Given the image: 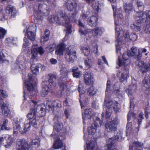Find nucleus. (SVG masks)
<instances>
[{
	"label": "nucleus",
	"instance_id": "4d7b16f0",
	"mask_svg": "<svg viewBox=\"0 0 150 150\" xmlns=\"http://www.w3.org/2000/svg\"><path fill=\"white\" fill-rule=\"evenodd\" d=\"M144 30L147 33H150V23L146 25L145 28Z\"/></svg>",
	"mask_w": 150,
	"mask_h": 150
},
{
	"label": "nucleus",
	"instance_id": "c9c22d12",
	"mask_svg": "<svg viewBox=\"0 0 150 150\" xmlns=\"http://www.w3.org/2000/svg\"><path fill=\"white\" fill-rule=\"evenodd\" d=\"M137 8L139 11H142L144 9V6L142 2L138 1L136 3Z\"/></svg>",
	"mask_w": 150,
	"mask_h": 150
},
{
	"label": "nucleus",
	"instance_id": "c756f323",
	"mask_svg": "<svg viewBox=\"0 0 150 150\" xmlns=\"http://www.w3.org/2000/svg\"><path fill=\"white\" fill-rule=\"evenodd\" d=\"M97 92V90L94 86H91L88 88V92L90 96H93L95 95Z\"/></svg>",
	"mask_w": 150,
	"mask_h": 150
},
{
	"label": "nucleus",
	"instance_id": "f8f14e48",
	"mask_svg": "<svg viewBox=\"0 0 150 150\" xmlns=\"http://www.w3.org/2000/svg\"><path fill=\"white\" fill-rule=\"evenodd\" d=\"M76 56V52L72 50L70 47L67 48L65 56L67 62L72 61L75 58Z\"/></svg>",
	"mask_w": 150,
	"mask_h": 150
},
{
	"label": "nucleus",
	"instance_id": "f704fd0d",
	"mask_svg": "<svg viewBox=\"0 0 150 150\" xmlns=\"http://www.w3.org/2000/svg\"><path fill=\"white\" fill-rule=\"evenodd\" d=\"M83 53L85 55H88L90 53V49L89 47H85L81 49Z\"/></svg>",
	"mask_w": 150,
	"mask_h": 150
},
{
	"label": "nucleus",
	"instance_id": "680f3d73",
	"mask_svg": "<svg viewBox=\"0 0 150 150\" xmlns=\"http://www.w3.org/2000/svg\"><path fill=\"white\" fill-rule=\"evenodd\" d=\"M24 41L25 43L23 44V46L24 47H26L28 45V40L25 37H24Z\"/></svg>",
	"mask_w": 150,
	"mask_h": 150
},
{
	"label": "nucleus",
	"instance_id": "7ed1b4c3",
	"mask_svg": "<svg viewBox=\"0 0 150 150\" xmlns=\"http://www.w3.org/2000/svg\"><path fill=\"white\" fill-rule=\"evenodd\" d=\"M112 109L116 112H119L121 110V106L115 101H108L105 99V103L103 108V112L102 115L105 114L107 118L109 117L111 115Z\"/></svg>",
	"mask_w": 150,
	"mask_h": 150
},
{
	"label": "nucleus",
	"instance_id": "de8ad7c7",
	"mask_svg": "<svg viewBox=\"0 0 150 150\" xmlns=\"http://www.w3.org/2000/svg\"><path fill=\"white\" fill-rule=\"evenodd\" d=\"M38 118L37 116H35L31 122L32 125L35 128H37V126Z\"/></svg>",
	"mask_w": 150,
	"mask_h": 150
},
{
	"label": "nucleus",
	"instance_id": "bf43d9fd",
	"mask_svg": "<svg viewBox=\"0 0 150 150\" xmlns=\"http://www.w3.org/2000/svg\"><path fill=\"white\" fill-rule=\"evenodd\" d=\"M112 143H108V144L105 146V150H112Z\"/></svg>",
	"mask_w": 150,
	"mask_h": 150
},
{
	"label": "nucleus",
	"instance_id": "ea45409f",
	"mask_svg": "<svg viewBox=\"0 0 150 150\" xmlns=\"http://www.w3.org/2000/svg\"><path fill=\"white\" fill-rule=\"evenodd\" d=\"M142 144L141 143L139 142H134L132 145L131 144L130 145L129 150H131L133 149V148H135V147L140 146Z\"/></svg>",
	"mask_w": 150,
	"mask_h": 150
},
{
	"label": "nucleus",
	"instance_id": "2f4dec72",
	"mask_svg": "<svg viewBox=\"0 0 150 150\" xmlns=\"http://www.w3.org/2000/svg\"><path fill=\"white\" fill-rule=\"evenodd\" d=\"M30 122H29L28 123L25 124L23 130H20L21 133L23 134L25 133L30 130Z\"/></svg>",
	"mask_w": 150,
	"mask_h": 150
},
{
	"label": "nucleus",
	"instance_id": "58836bf2",
	"mask_svg": "<svg viewBox=\"0 0 150 150\" xmlns=\"http://www.w3.org/2000/svg\"><path fill=\"white\" fill-rule=\"evenodd\" d=\"M145 116L146 119L150 117V107L148 105H147L145 109Z\"/></svg>",
	"mask_w": 150,
	"mask_h": 150
},
{
	"label": "nucleus",
	"instance_id": "4c0bfd02",
	"mask_svg": "<svg viewBox=\"0 0 150 150\" xmlns=\"http://www.w3.org/2000/svg\"><path fill=\"white\" fill-rule=\"evenodd\" d=\"M6 141L7 145H6L5 146L7 147L11 146L14 142V139L11 137L9 136Z\"/></svg>",
	"mask_w": 150,
	"mask_h": 150
},
{
	"label": "nucleus",
	"instance_id": "69168bd1",
	"mask_svg": "<svg viewBox=\"0 0 150 150\" xmlns=\"http://www.w3.org/2000/svg\"><path fill=\"white\" fill-rule=\"evenodd\" d=\"M37 142L38 139H34L32 141V142H31V143H30L29 144V145L30 146L31 145H35L37 143Z\"/></svg>",
	"mask_w": 150,
	"mask_h": 150
},
{
	"label": "nucleus",
	"instance_id": "393cba45",
	"mask_svg": "<svg viewBox=\"0 0 150 150\" xmlns=\"http://www.w3.org/2000/svg\"><path fill=\"white\" fill-rule=\"evenodd\" d=\"M62 127V124H57L54 126V131L52 133H54L56 136H58L59 133V132L61 130Z\"/></svg>",
	"mask_w": 150,
	"mask_h": 150
},
{
	"label": "nucleus",
	"instance_id": "e433bc0d",
	"mask_svg": "<svg viewBox=\"0 0 150 150\" xmlns=\"http://www.w3.org/2000/svg\"><path fill=\"white\" fill-rule=\"evenodd\" d=\"M99 5L100 4L98 1H96L92 5L93 9L96 10L98 12L100 10V9Z\"/></svg>",
	"mask_w": 150,
	"mask_h": 150
},
{
	"label": "nucleus",
	"instance_id": "a18cd8bd",
	"mask_svg": "<svg viewBox=\"0 0 150 150\" xmlns=\"http://www.w3.org/2000/svg\"><path fill=\"white\" fill-rule=\"evenodd\" d=\"M6 33V31L2 28L0 27V39L3 38Z\"/></svg>",
	"mask_w": 150,
	"mask_h": 150
},
{
	"label": "nucleus",
	"instance_id": "c85d7f7f",
	"mask_svg": "<svg viewBox=\"0 0 150 150\" xmlns=\"http://www.w3.org/2000/svg\"><path fill=\"white\" fill-rule=\"evenodd\" d=\"M86 149L87 150H95L94 142L93 141H87L86 142Z\"/></svg>",
	"mask_w": 150,
	"mask_h": 150
},
{
	"label": "nucleus",
	"instance_id": "5701e85b",
	"mask_svg": "<svg viewBox=\"0 0 150 150\" xmlns=\"http://www.w3.org/2000/svg\"><path fill=\"white\" fill-rule=\"evenodd\" d=\"M97 21L98 18L95 16H92L88 19V24L91 26L96 25L97 24Z\"/></svg>",
	"mask_w": 150,
	"mask_h": 150
},
{
	"label": "nucleus",
	"instance_id": "72a5a7b5",
	"mask_svg": "<svg viewBox=\"0 0 150 150\" xmlns=\"http://www.w3.org/2000/svg\"><path fill=\"white\" fill-rule=\"evenodd\" d=\"M132 29L136 31H139L140 30V25L137 23H133L131 25Z\"/></svg>",
	"mask_w": 150,
	"mask_h": 150
},
{
	"label": "nucleus",
	"instance_id": "1a4fd4ad",
	"mask_svg": "<svg viewBox=\"0 0 150 150\" xmlns=\"http://www.w3.org/2000/svg\"><path fill=\"white\" fill-rule=\"evenodd\" d=\"M136 20L138 23H141L146 21V20L150 19V11H146L142 13L139 12L135 17Z\"/></svg>",
	"mask_w": 150,
	"mask_h": 150
},
{
	"label": "nucleus",
	"instance_id": "6e6d98bb",
	"mask_svg": "<svg viewBox=\"0 0 150 150\" xmlns=\"http://www.w3.org/2000/svg\"><path fill=\"white\" fill-rule=\"evenodd\" d=\"M0 93L1 96L4 98L7 97L8 96L6 92L4 90H1Z\"/></svg>",
	"mask_w": 150,
	"mask_h": 150
},
{
	"label": "nucleus",
	"instance_id": "09e8293b",
	"mask_svg": "<svg viewBox=\"0 0 150 150\" xmlns=\"http://www.w3.org/2000/svg\"><path fill=\"white\" fill-rule=\"evenodd\" d=\"M73 76L74 77L78 78L80 77L82 75L81 71L74 72H73Z\"/></svg>",
	"mask_w": 150,
	"mask_h": 150
},
{
	"label": "nucleus",
	"instance_id": "cd10ccee",
	"mask_svg": "<svg viewBox=\"0 0 150 150\" xmlns=\"http://www.w3.org/2000/svg\"><path fill=\"white\" fill-rule=\"evenodd\" d=\"M56 107L58 108L61 107V104L60 102L59 103H53L51 104V105L49 106V110L50 111H51L52 112H53L54 111V110L55 108H56Z\"/></svg>",
	"mask_w": 150,
	"mask_h": 150
},
{
	"label": "nucleus",
	"instance_id": "20e7f679",
	"mask_svg": "<svg viewBox=\"0 0 150 150\" xmlns=\"http://www.w3.org/2000/svg\"><path fill=\"white\" fill-rule=\"evenodd\" d=\"M131 51H127L124 52L122 55V58L119 57L118 62H117L120 66L122 65H128L130 63L129 59V56H134L137 53V49L136 47H133L131 48Z\"/></svg>",
	"mask_w": 150,
	"mask_h": 150
},
{
	"label": "nucleus",
	"instance_id": "f03ea898",
	"mask_svg": "<svg viewBox=\"0 0 150 150\" xmlns=\"http://www.w3.org/2000/svg\"><path fill=\"white\" fill-rule=\"evenodd\" d=\"M67 8L70 12L67 14H64L61 11L58 13L57 16H53L49 18V21L51 22H53L54 21L58 24H62L64 23L62 20V19L65 21V25L67 28V32L68 33L71 32V25L70 24L69 18V17H72L76 13V5L74 0H68L66 4Z\"/></svg>",
	"mask_w": 150,
	"mask_h": 150
},
{
	"label": "nucleus",
	"instance_id": "6e6552de",
	"mask_svg": "<svg viewBox=\"0 0 150 150\" xmlns=\"http://www.w3.org/2000/svg\"><path fill=\"white\" fill-rule=\"evenodd\" d=\"M122 66L126 67V68L118 71L117 74V76L119 78L120 81L122 82H126L127 79L129 77L128 65H122Z\"/></svg>",
	"mask_w": 150,
	"mask_h": 150
},
{
	"label": "nucleus",
	"instance_id": "7c9ffc66",
	"mask_svg": "<svg viewBox=\"0 0 150 150\" xmlns=\"http://www.w3.org/2000/svg\"><path fill=\"white\" fill-rule=\"evenodd\" d=\"M137 88V86L135 84H132L129 86V88L127 89L126 91L128 95H131L133 91H134Z\"/></svg>",
	"mask_w": 150,
	"mask_h": 150
},
{
	"label": "nucleus",
	"instance_id": "49530a36",
	"mask_svg": "<svg viewBox=\"0 0 150 150\" xmlns=\"http://www.w3.org/2000/svg\"><path fill=\"white\" fill-rule=\"evenodd\" d=\"M91 63V60L89 58H87L85 60L84 63L87 69L90 67Z\"/></svg>",
	"mask_w": 150,
	"mask_h": 150
},
{
	"label": "nucleus",
	"instance_id": "473e14b6",
	"mask_svg": "<svg viewBox=\"0 0 150 150\" xmlns=\"http://www.w3.org/2000/svg\"><path fill=\"white\" fill-rule=\"evenodd\" d=\"M124 7L125 12L128 13L132 9V4L131 3H129L128 4L125 3L124 4Z\"/></svg>",
	"mask_w": 150,
	"mask_h": 150
},
{
	"label": "nucleus",
	"instance_id": "2eb2a0df",
	"mask_svg": "<svg viewBox=\"0 0 150 150\" xmlns=\"http://www.w3.org/2000/svg\"><path fill=\"white\" fill-rule=\"evenodd\" d=\"M28 79L29 81H26L25 83V87L27 89L28 91H30L33 89L34 86L31 82H33L34 81V77L30 74H28Z\"/></svg>",
	"mask_w": 150,
	"mask_h": 150
},
{
	"label": "nucleus",
	"instance_id": "37998d69",
	"mask_svg": "<svg viewBox=\"0 0 150 150\" xmlns=\"http://www.w3.org/2000/svg\"><path fill=\"white\" fill-rule=\"evenodd\" d=\"M60 89L61 91L66 90L67 86L66 83L65 82H61L59 83Z\"/></svg>",
	"mask_w": 150,
	"mask_h": 150
},
{
	"label": "nucleus",
	"instance_id": "0e129e2a",
	"mask_svg": "<svg viewBox=\"0 0 150 150\" xmlns=\"http://www.w3.org/2000/svg\"><path fill=\"white\" fill-rule=\"evenodd\" d=\"M44 50L42 47L40 46L38 48V53L42 55L44 54Z\"/></svg>",
	"mask_w": 150,
	"mask_h": 150
},
{
	"label": "nucleus",
	"instance_id": "f257e3e1",
	"mask_svg": "<svg viewBox=\"0 0 150 150\" xmlns=\"http://www.w3.org/2000/svg\"><path fill=\"white\" fill-rule=\"evenodd\" d=\"M114 11V15L115 18V23L116 25L115 30L116 31V40L117 41L118 43L116 45V52L117 53H121V51L123 49L120 47V44L121 43V36L122 35L124 36L125 38L127 39V40L130 39L132 41H135L137 39V36L134 33L132 34L130 36L129 35V33L127 31H124L122 30V28L120 27L119 24H121L122 21V19L123 18V15L120 13V11H115V8L113 7Z\"/></svg>",
	"mask_w": 150,
	"mask_h": 150
},
{
	"label": "nucleus",
	"instance_id": "864d4df0",
	"mask_svg": "<svg viewBox=\"0 0 150 150\" xmlns=\"http://www.w3.org/2000/svg\"><path fill=\"white\" fill-rule=\"evenodd\" d=\"M79 32L81 35H85L87 34L88 32L87 30H83V28H80L79 30Z\"/></svg>",
	"mask_w": 150,
	"mask_h": 150
},
{
	"label": "nucleus",
	"instance_id": "a878e982",
	"mask_svg": "<svg viewBox=\"0 0 150 150\" xmlns=\"http://www.w3.org/2000/svg\"><path fill=\"white\" fill-rule=\"evenodd\" d=\"M37 112V110L35 108L31 110L30 111L28 114V117L30 119L34 118L37 116L36 113Z\"/></svg>",
	"mask_w": 150,
	"mask_h": 150
},
{
	"label": "nucleus",
	"instance_id": "ddd939ff",
	"mask_svg": "<svg viewBox=\"0 0 150 150\" xmlns=\"http://www.w3.org/2000/svg\"><path fill=\"white\" fill-rule=\"evenodd\" d=\"M136 115L133 112H129L127 115V121L128 122H127L126 127V134L127 136H129L131 134L132 135L133 133V130H132V122H129L130 120V119L131 117H133L135 116Z\"/></svg>",
	"mask_w": 150,
	"mask_h": 150
},
{
	"label": "nucleus",
	"instance_id": "a211bd4d",
	"mask_svg": "<svg viewBox=\"0 0 150 150\" xmlns=\"http://www.w3.org/2000/svg\"><path fill=\"white\" fill-rule=\"evenodd\" d=\"M65 47L66 45L64 43H59L57 47L55 50V54L59 56L63 55Z\"/></svg>",
	"mask_w": 150,
	"mask_h": 150
},
{
	"label": "nucleus",
	"instance_id": "bb28decb",
	"mask_svg": "<svg viewBox=\"0 0 150 150\" xmlns=\"http://www.w3.org/2000/svg\"><path fill=\"white\" fill-rule=\"evenodd\" d=\"M137 65L139 66L140 68V69L142 71V73L144 74L146 72L145 71V67L146 65L144 64V62L143 61H140L136 62Z\"/></svg>",
	"mask_w": 150,
	"mask_h": 150
},
{
	"label": "nucleus",
	"instance_id": "b1692460",
	"mask_svg": "<svg viewBox=\"0 0 150 150\" xmlns=\"http://www.w3.org/2000/svg\"><path fill=\"white\" fill-rule=\"evenodd\" d=\"M6 12L8 14L11 13V15L14 16L16 13V11L14 7L11 5H8L6 8Z\"/></svg>",
	"mask_w": 150,
	"mask_h": 150
},
{
	"label": "nucleus",
	"instance_id": "6ab92c4d",
	"mask_svg": "<svg viewBox=\"0 0 150 150\" xmlns=\"http://www.w3.org/2000/svg\"><path fill=\"white\" fill-rule=\"evenodd\" d=\"M78 91L79 92V96L80 99H79V101L81 103V105L82 107V103L83 102L86 101L87 99L85 96L84 93H85V91L83 89L81 88L79 86Z\"/></svg>",
	"mask_w": 150,
	"mask_h": 150
},
{
	"label": "nucleus",
	"instance_id": "338daca9",
	"mask_svg": "<svg viewBox=\"0 0 150 150\" xmlns=\"http://www.w3.org/2000/svg\"><path fill=\"white\" fill-rule=\"evenodd\" d=\"M93 46L94 47V49L96 50V52H95V53L97 55H99V54L98 53V46L97 45V43H93Z\"/></svg>",
	"mask_w": 150,
	"mask_h": 150
},
{
	"label": "nucleus",
	"instance_id": "13d9d810",
	"mask_svg": "<svg viewBox=\"0 0 150 150\" xmlns=\"http://www.w3.org/2000/svg\"><path fill=\"white\" fill-rule=\"evenodd\" d=\"M115 92L117 95H123L124 93L123 92L120 91V89H117V90H115Z\"/></svg>",
	"mask_w": 150,
	"mask_h": 150
},
{
	"label": "nucleus",
	"instance_id": "5fc2aeb1",
	"mask_svg": "<svg viewBox=\"0 0 150 150\" xmlns=\"http://www.w3.org/2000/svg\"><path fill=\"white\" fill-rule=\"evenodd\" d=\"M96 121L97 123H96V125H97L98 124L99 125H99H101L103 124V121L102 120H100L99 118L98 117H97L96 119L95 120H94V122Z\"/></svg>",
	"mask_w": 150,
	"mask_h": 150
},
{
	"label": "nucleus",
	"instance_id": "9d476101",
	"mask_svg": "<svg viewBox=\"0 0 150 150\" xmlns=\"http://www.w3.org/2000/svg\"><path fill=\"white\" fill-rule=\"evenodd\" d=\"M36 26L35 25V26H29L27 29V33L25 34V36L31 41H34L35 38V34L33 32L36 31Z\"/></svg>",
	"mask_w": 150,
	"mask_h": 150
},
{
	"label": "nucleus",
	"instance_id": "412c9836",
	"mask_svg": "<svg viewBox=\"0 0 150 150\" xmlns=\"http://www.w3.org/2000/svg\"><path fill=\"white\" fill-rule=\"evenodd\" d=\"M143 86L146 88V90L150 92V76H146L143 81Z\"/></svg>",
	"mask_w": 150,
	"mask_h": 150
},
{
	"label": "nucleus",
	"instance_id": "e2e57ef3",
	"mask_svg": "<svg viewBox=\"0 0 150 150\" xmlns=\"http://www.w3.org/2000/svg\"><path fill=\"white\" fill-rule=\"evenodd\" d=\"M6 60L5 56L2 52H0V61L3 62Z\"/></svg>",
	"mask_w": 150,
	"mask_h": 150
},
{
	"label": "nucleus",
	"instance_id": "dca6fc26",
	"mask_svg": "<svg viewBox=\"0 0 150 150\" xmlns=\"http://www.w3.org/2000/svg\"><path fill=\"white\" fill-rule=\"evenodd\" d=\"M51 136L53 137L55 140V143L53 145V148L54 149L61 148L63 144L61 140L58 138V136H56L54 133L52 134Z\"/></svg>",
	"mask_w": 150,
	"mask_h": 150
},
{
	"label": "nucleus",
	"instance_id": "8fccbe9b",
	"mask_svg": "<svg viewBox=\"0 0 150 150\" xmlns=\"http://www.w3.org/2000/svg\"><path fill=\"white\" fill-rule=\"evenodd\" d=\"M49 39V38L47 36H45L43 35L41 38L40 42L42 43H44L46 42Z\"/></svg>",
	"mask_w": 150,
	"mask_h": 150
},
{
	"label": "nucleus",
	"instance_id": "3c124183",
	"mask_svg": "<svg viewBox=\"0 0 150 150\" xmlns=\"http://www.w3.org/2000/svg\"><path fill=\"white\" fill-rule=\"evenodd\" d=\"M119 136H118V135H116L114 137H113L112 138H110L109 139L108 142H110V143H112V144H113V141L116 139H118L119 138Z\"/></svg>",
	"mask_w": 150,
	"mask_h": 150
},
{
	"label": "nucleus",
	"instance_id": "c03bdc74",
	"mask_svg": "<svg viewBox=\"0 0 150 150\" xmlns=\"http://www.w3.org/2000/svg\"><path fill=\"white\" fill-rule=\"evenodd\" d=\"M73 101L72 100L69 98H67L64 103V105L65 106H69L71 105Z\"/></svg>",
	"mask_w": 150,
	"mask_h": 150
},
{
	"label": "nucleus",
	"instance_id": "052dcab7",
	"mask_svg": "<svg viewBox=\"0 0 150 150\" xmlns=\"http://www.w3.org/2000/svg\"><path fill=\"white\" fill-rule=\"evenodd\" d=\"M92 106L95 109H98L99 106V104L97 102L95 101L92 103Z\"/></svg>",
	"mask_w": 150,
	"mask_h": 150
},
{
	"label": "nucleus",
	"instance_id": "0eeeda50",
	"mask_svg": "<svg viewBox=\"0 0 150 150\" xmlns=\"http://www.w3.org/2000/svg\"><path fill=\"white\" fill-rule=\"evenodd\" d=\"M119 120L117 117H115L111 121L107 122L105 124V127L106 130L108 132H113L116 131L117 129V125L119 123Z\"/></svg>",
	"mask_w": 150,
	"mask_h": 150
},
{
	"label": "nucleus",
	"instance_id": "a19ab883",
	"mask_svg": "<svg viewBox=\"0 0 150 150\" xmlns=\"http://www.w3.org/2000/svg\"><path fill=\"white\" fill-rule=\"evenodd\" d=\"M104 30V29L103 28L96 27L94 30V31L96 35L98 34L100 35L102 32H103Z\"/></svg>",
	"mask_w": 150,
	"mask_h": 150
},
{
	"label": "nucleus",
	"instance_id": "603ef678",
	"mask_svg": "<svg viewBox=\"0 0 150 150\" xmlns=\"http://www.w3.org/2000/svg\"><path fill=\"white\" fill-rule=\"evenodd\" d=\"M22 118H15L14 120V122L16 124H20L22 122Z\"/></svg>",
	"mask_w": 150,
	"mask_h": 150
},
{
	"label": "nucleus",
	"instance_id": "774afa93",
	"mask_svg": "<svg viewBox=\"0 0 150 150\" xmlns=\"http://www.w3.org/2000/svg\"><path fill=\"white\" fill-rule=\"evenodd\" d=\"M50 35V31L47 29H45L44 31V35L45 36H47L49 38V36Z\"/></svg>",
	"mask_w": 150,
	"mask_h": 150
},
{
	"label": "nucleus",
	"instance_id": "4468645a",
	"mask_svg": "<svg viewBox=\"0 0 150 150\" xmlns=\"http://www.w3.org/2000/svg\"><path fill=\"white\" fill-rule=\"evenodd\" d=\"M84 81L87 85H92L94 83L93 76L91 72H86L84 75Z\"/></svg>",
	"mask_w": 150,
	"mask_h": 150
},
{
	"label": "nucleus",
	"instance_id": "423d86ee",
	"mask_svg": "<svg viewBox=\"0 0 150 150\" xmlns=\"http://www.w3.org/2000/svg\"><path fill=\"white\" fill-rule=\"evenodd\" d=\"M31 53L32 55V61L31 62V69L33 75L36 76L38 71L37 64H35L34 63V60L37 62V57L38 56V45L33 43V45L31 50Z\"/></svg>",
	"mask_w": 150,
	"mask_h": 150
},
{
	"label": "nucleus",
	"instance_id": "39448f33",
	"mask_svg": "<svg viewBox=\"0 0 150 150\" xmlns=\"http://www.w3.org/2000/svg\"><path fill=\"white\" fill-rule=\"evenodd\" d=\"M48 76L50 77L48 83L47 82L45 81L42 84L41 94L42 96L43 97H45L48 95L50 91V89L47 85L48 83H49L52 87H55L56 85V76L51 74H49L48 75Z\"/></svg>",
	"mask_w": 150,
	"mask_h": 150
},
{
	"label": "nucleus",
	"instance_id": "4be33fe9",
	"mask_svg": "<svg viewBox=\"0 0 150 150\" xmlns=\"http://www.w3.org/2000/svg\"><path fill=\"white\" fill-rule=\"evenodd\" d=\"M0 106L2 110V113L6 115H7L9 112V110L6 104L3 103V101L1 100L0 101Z\"/></svg>",
	"mask_w": 150,
	"mask_h": 150
},
{
	"label": "nucleus",
	"instance_id": "79ce46f5",
	"mask_svg": "<svg viewBox=\"0 0 150 150\" xmlns=\"http://www.w3.org/2000/svg\"><path fill=\"white\" fill-rule=\"evenodd\" d=\"M8 122V120H5L3 122V124L1 126L2 129H5L6 130H10V128L7 127Z\"/></svg>",
	"mask_w": 150,
	"mask_h": 150
},
{
	"label": "nucleus",
	"instance_id": "f3484780",
	"mask_svg": "<svg viewBox=\"0 0 150 150\" xmlns=\"http://www.w3.org/2000/svg\"><path fill=\"white\" fill-rule=\"evenodd\" d=\"M92 109L91 108L86 109L85 110L84 114L83 115V122L84 123H87V121L92 117Z\"/></svg>",
	"mask_w": 150,
	"mask_h": 150
},
{
	"label": "nucleus",
	"instance_id": "aec40b11",
	"mask_svg": "<svg viewBox=\"0 0 150 150\" xmlns=\"http://www.w3.org/2000/svg\"><path fill=\"white\" fill-rule=\"evenodd\" d=\"M96 123H97L96 121L93 122L91 126L88 127L87 131L89 134L93 135L96 132L97 128L99 127V125L98 124L96 125Z\"/></svg>",
	"mask_w": 150,
	"mask_h": 150
},
{
	"label": "nucleus",
	"instance_id": "9b49d317",
	"mask_svg": "<svg viewBox=\"0 0 150 150\" xmlns=\"http://www.w3.org/2000/svg\"><path fill=\"white\" fill-rule=\"evenodd\" d=\"M16 145L18 150H29V144L24 139H17Z\"/></svg>",
	"mask_w": 150,
	"mask_h": 150
}]
</instances>
